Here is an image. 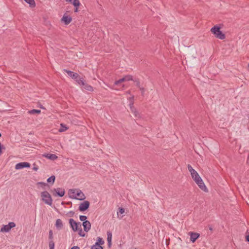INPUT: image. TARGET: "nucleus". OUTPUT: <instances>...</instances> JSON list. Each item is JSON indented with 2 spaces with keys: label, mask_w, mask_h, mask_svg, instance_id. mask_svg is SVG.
<instances>
[{
  "label": "nucleus",
  "mask_w": 249,
  "mask_h": 249,
  "mask_svg": "<svg viewBox=\"0 0 249 249\" xmlns=\"http://www.w3.org/2000/svg\"><path fill=\"white\" fill-rule=\"evenodd\" d=\"M107 245L109 248L111 246V242H107Z\"/></svg>",
  "instance_id": "37998d69"
},
{
  "label": "nucleus",
  "mask_w": 249,
  "mask_h": 249,
  "mask_svg": "<svg viewBox=\"0 0 249 249\" xmlns=\"http://www.w3.org/2000/svg\"><path fill=\"white\" fill-rule=\"evenodd\" d=\"M124 81H133V76L131 75H126L124 77Z\"/></svg>",
  "instance_id": "5701e85b"
},
{
  "label": "nucleus",
  "mask_w": 249,
  "mask_h": 249,
  "mask_svg": "<svg viewBox=\"0 0 249 249\" xmlns=\"http://www.w3.org/2000/svg\"><path fill=\"white\" fill-rule=\"evenodd\" d=\"M43 156L52 160H54L58 158V157L55 154L50 153L44 154Z\"/></svg>",
  "instance_id": "4468645a"
},
{
  "label": "nucleus",
  "mask_w": 249,
  "mask_h": 249,
  "mask_svg": "<svg viewBox=\"0 0 249 249\" xmlns=\"http://www.w3.org/2000/svg\"><path fill=\"white\" fill-rule=\"evenodd\" d=\"M89 202L87 200H85L80 203L78 210L80 212H85L89 209Z\"/></svg>",
  "instance_id": "0eeeda50"
},
{
  "label": "nucleus",
  "mask_w": 249,
  "mask_h": 249,
  "mask_svg": "<svg viewBox=\"0 0 249 249\" xmlns=\"http://www.w3.org/2000/svg\"><path fill=\"white\" fill-rule=\"evenodd\" d=\"M49 241H53V232L52 230H50L49 232Z\"/></svg>",
  "instance_id": "393cba45"
},
{
  "label": "nucleus",
  "mask_w": 249,
  "mask_h": 249,
  "mask_svg": "<svg viewBox=\"0 0 249 249\" xmlns=\"http://www.w3.org/2000/svg\"><path fill=\"white\" fill-rule=\"evenodd\" d=\"M61 21L63 22L66 25H68L72 21V18L71 17L65 15V14L61 19Z\"/></svg>",
  "instance_id": "9b49d317"
},
{
  "label": "nucleus",
  "mask_w": 249,
  "mask_h": 249,
  "mask_svg": "<svg viewBox=\"0 0 249 249\" xmlns=\"http://www.w3.org/2000/svg\"><path fill=\"white\" fill-rule=\"evenodd\" d=\"M91 249H103V247L101 246H98V245H96V244L95 243V245L91 247Z\"/></svg>",
  "instance_id": "c756f323"
},
{
  "label": "nucleus",
  "mask_w": 249,
  "mask_h": 249,
  "mask_svg": "<svg viewBox=\"0 0 249 249\" xmlns=\"http://www.w3.org/2000/svg\"><path fill=\"white\" fill-rule=\"evenodd\" d=\"M55 227L58 230H61L62 229L63 224L62 220L60 219H57L55 222Z\"/></svg>",
  "instance_id": "dca6fc26"
},
{
  "label": "nucleus",
  "mask_w": 249,
  "mask_h": 249,
  "mask_svg": "<svg viewBox=\"0 0 249 249\" xmlns=\"http://www.w3.org/2000/svg\"><path fill=\"white\" fill-rule=\"evenodd\" d=\"M38 185H40L42 187L45 189V187L48 186V184L46 183L43 182H38L37 183Z\"/></svg>",
  "instance_id": "72a5a7b5"
},
{
  "label": "nucleus",
  "mask_w": 249,
  "mask_h": 249,
  "mask_svg": "<svg viewBox=\"0 0 249 249\" xmlns=\"http://www.w3.org/2000/svg\"><path fill=\"white\" fill-rule=\"evenodd\" d=\"M42 200L46 204L51 206L53 203V199L50 194L45 191L41 193Z\"/></svg>",
  "instance_id": "20e7f679"
},
{
  "label": "nucleus",
  "mask_w": 249,
  "mask_h": 249,
  "mask_svg": "<svg viewBox=\"0 0 249 249\" xmlns=\"http://www.w3.org/2000/svg\"><path fill=\"white\" fill-rule=\"evenodd\" d=\"M16 226V224L13 222H9L7 225H4L1 229L2 232H8L11 229Z\"/></svg>",
  "instance_id": "6e6552de"
},
{
  "label": "nucleus",
  "mask_w": 249,
  "mask_h": 249,
  "mask_svg": "<svg viewBox=\"0 0 249 249\" xmlns=\"http://www.w3.org/2000/svg\"><path fill=\"white\" fill-rule=\"evenodd\" d=\"M140 90H141V93H142V96H143L144 95V92H145V89H144V88H143V87H141L140 88H139Z\"/></svg>",
  "instance_id": "e433bc0d"
},
{
  "label": "nucleus",
  "mask_w": 249,
  "mask_h": 249,
  "mask_svg": "<svg viewBox=\"0 0 249 249\" xmlns=\"http://www.w3.org/2000/svg\"><path fill=\"white\" fill-rule=\"evenodd\" d=\"M245 239L247 242L249 243V233L248 232V231H247Z\"/></svg>",
  "instance_id": "f704fd0d"
},
{
  "label": "nucleus",
  "mask_w": 249,
  "mask_h": 249,
  "mask_svg": "<svg viewBox=\"0 0 249 249\" xmlns=\"http://www.w3.org/2000/svg\"><path fill=\"white\" fill-rule=\"evenodd\" d=\"M187 168L191 173L192 178L199 186L200 189L204 192H207L208 189L197 172L193 168L192 166L190 164H188Z\"/></svg>",
  "instance_id": "f257e3e1"
},
{
  "label": "nucleus",
  "mask_w": 249,
  "mask_h": 249,
  "mask_svg": "<svg viewBox=\"0 0 249 249\" xmlns=\"http://www.w3.org/2000/svg\"><path fill=\"white\" fill-rule=\"evenodd\" d=\"M49 246L50 249H54V242L53 241H49Z\"/></svg>",
  "instance_id": "c85d7f7f"
},
{
  "label": "nucleus",
  "mask_w": 249,
  "mask_h": 249,
  "mask_svg": "<svg viewBox=\"0 0 249 249\" xmlns=\"http://www.w3.org/2000/svg\"><path fill=\"white\" fill-rule=\"evenodd\" d=\"M124 209L123 207H119L118 209V212H117V214L120 213V214H123L124 213Z\"/></svg>",
  "instance_id": "2f4dec72"
},
{
  "label": "nucleus",
  "mask_w": 249,
  "mask_h": 249,
  "mask_svg": "<svg viewBox=\"0 0 249 249\" xmlns=\"http://www.w3.org/2000/svg\"><path fill=\"white\" fill-rule=\"evenodd\" d=\"M189 234L190 235V241L192 243H195L200 237V234L197 232L190 231L189 232Z\"/></svg>",
  "instance_id": "9d476101"
},
{
  "label": "nucleus",
  "mask_w": 249,
  "mask_h": 249,
  "mask_svg": "<svg viewBox=\"0 0 249 249\" xmlns=\"http://www.w3.org/2000/svg\"><path fill=\"white\" fill-rule=\"evenodd\" d=\"M70 249H80V248L79 247H78V246H73Z\"/></svg>",
  "instance_id": "a19ab883"
},
{
  "label": "nucleus",
  "mask_w": 249,
  "mask_h": 249,
  "mask_svg": "<svg viewBox=\"0 0 249 249\" xmlns=\"http://www.w3.org/2000/svg\"><path fill=\"white\" fill-rule=\"evenodd\" d=\"M64 71H65L69 76L74 79L78 84H83V78L81 77L77 73L66 69H64Z\"/></svg>",
  "instance_id": "f03ea898"
},
{
  "label": "nucleus",
  "mask_w": 249,
  "mask_h": 249,
  "mask_svg": "<svg viewBox=\"0 0 249 249\" xmlns=\"http://www.w3.org/2000/svg\"><path fill=\"white\" fill-rule=\"evenodd\" d=\"M111 239H112V238H107V242H111Z\"/></svg>",
  "instance_id": "c03bdc74"
},
{
  "label": "nucleus",
  "mask_w": 249,
  "mask_h": 249,
  "mask_svg": "<svg viewBox=\"0 0 249 249\" xmlns=\"http://www.w3.org/2000/svg\"><path fill=\"white\" fill-rule=\"evenodd\" d=\"M71 3H72L74 7H79L80 5V3L79 0H73Z\"/></svg>",
  "instance_id": "b1692460"
},
{
  "label": "nucleus",
  "mask_w": 249,
  "mask_h": 249,
  "mask_svg": "<svg viewBox=\"0 0 249 249\" xmlns=\"http://www.w3.org/2000/svg\"><path fill=\"white\" fill-rule=\"evenodd\" d=\"M55 176L52 175L47 179V181L48 183L53 184L55 181Z\"/></svg>",
  "instance_id": "6ab92c4d"
},
{
  "label": "nucleus",
  "mask_w": 249,
  "mask_h": 249,
  "mask_svg": "<svg viewBox=\"0 0 249 249\" xmlns=\"http://www.w3.org/2000/svg\"><path fill=\"white\" fill-rule=\"evenodd\" d=\"M208 228L209 229V230L212 231H213V226L212 225H209L208 226Z\"/></svg>",
  "instance_id": "ea45409f"
},
{
  "label": "nucleus",
  "mask_w": 249,
  "mask_h": 249,
  "mask_svg": "<svg viewBox=\"0 0 249 249\" xmlns=\"http://www.w3.org/2000/svg\"><path fill=\"white\" fill-rule=\"evenodd\" d=\"M133 105V103L132 104H130V108H131L132 112H133L134 113V115L136 117H140V114H139V112L137 111H136V109L135 108H134V107H132L131 106Z\"/></svg>",
  "instance_id": "a211bd4d"
},
{
  "label": "nucleus",
  "mask_w": 249,
  "mask_h": 249,
  "mask_svg": "<svg viewBox=\"0 0 249 249\" xmlns=\"http://www.w3.org/2000/svg\"><path fill=\"white\" fill-rule=\"evenodd\" d=\"M107 238H112V233L110 231L107 232Z\"/></svg>",
  "instance_id": "4c0bfd02"
},
{
  "label": "nucleus",
  "mask_w": 249,
  "mask_h": 249,
  "mask_svg": "<svg viewBox=\"0 0 249 249\" xmlns=\"http://www.w3.org/2000/svg\"><path fill=\"white\" fill-rule=\"evenodd\" d=\"M70 197L73 199H77L76 197V196H75L76 193L75 190L73 189H70L68 192Z\"/></svg>",
  "instance_id": "f3484780"
},
{
  "label": "nucleus",
  "mask_w": 249,
  "mask_h": 249,
  "mask_svg": "<svg viewBox=\"0 0 249 249\" xmlns=\"http://www.w3.org/2000/svg\"><path fill=\"white\" fill-rule=\"evenodd\" d=\"M31 164L28 162H21L17 163L15 166V169L19 170L24 168H30Z\"/></svg>",
  "instance_id": "1a4fd4ad"
},
{
  "label": "nucleus",
  "mask_w": 249,
  "mask_h": 249,
  "mask_svg": "<svg viewBox=\"0 0 249 249\" xmlns=\"http://www.w3.org/2000/svg\"><path fill=\"white\" fill-rule=\"evenodd\" d=\"M80 86L82 87V88L83 89H84L85 90H87L88 91H92L93 90V87L91 86L90 85L88 84L87 83H85V80L83 79V84H79Z\"/></svg>",
  "instance_id": "f8f14e48"
},
{
  "label": "nucleus",
  "mask_w": 249,
  "mask_h": 249,
  "mask_svg": "<svg viewBox=\"0 0 249 249\" xmlns=\"http://www.w3.org/2000/svg\"><path fill=\"white\" fill-rule=\"evenodd\" d=\"M39 107L42 109H45L41 105H40Z\"/></svg>",
  "instance_id": "49530a36"
},
{
  "label": "nucleus",
  "mask_w": 249,
  "mask_h": 249,
  "mask_svg": "<svg viewBox=\"0 0 249 249\" xmlns=\"http://www.w3.org/2000/svg\"><path fill=\"white\" fill-rule=\"evenodd\" d=\"M95 243L96 244V245H98V246H101L104 244V241L102 238L98 237L97 238V242Z\"/></svg>",
  "instance_id": "412c9836"
},
{
  "label": "nucleus",
  "mask_w": 249,
  "mask_h": 249,
  "mask_svg": "<svg viewBox=\"0 0 249 249\" xmlns=\"http://www.w3.org/2000/svg\"><path fill=\"white\" fill-rule=\"evenodd\" d=\"M82 226L84 228V230L86 232H88L91 228V224L89 221H84L82 223Z\"/></svg>",
  "instance_id": "ddd939ff"
},
{
  "label": "nucleus",
  "mask_w": 249,
  "mask_h": 249,
  "mask_svg": "<svg viewBox=\"0 0 249 249\" xmlns=\"http://www.w3.org/2000/svg\"><path fill=\"white\" fill-rule=\"evenodd\" d=\"M79 7H74V12H77Z\"/></svg>",
  "instance_id": "79ce46f5"
},
{
  "label": "nucleus",
  "mask_w": 249,
  "mask_h": 249,
  "mask_svg": "<svg viewBox=\"0 0 249 249\" xmlns=\"http://www.w3.org/2000/svg\"><path fill=\"white\" fill-rule=\"evenodd\" d=\"M248 70L249 71V63L248 64Z\"/></svg>",
  "instance_id": "09e8293b"
},
{
  "label": "nucleus",
  "mask_w": 249,
  "mask_h": 249,
  "mask_svg": "<svg viewBox=\"0 0 249 249\" xmlns=\"http://www.w3.org/2000/svg\"><path fill=\"white\" fill-rule=\"evenodd\" d=\"M123 82H124V77H123L122 78H121L119 80H117V81H115V82H114V85H118V84Z\"/></svg>",
  "instance_id": "cd10ccee"
},
{
  "label": "nucleus",
  "mask_w": 249,
  "mask_h": 249,
  "mask_svg": "<svg viewBox=\"0 0 249 249\" xmlns=\"http://www.w3.org/2000/svg\"><path fill=\"white\" fill-rule=\"evenodd\" d=\"M28 113L30 114H39L41 113V110L39 109H33L28 111Z\"/></svg>",
  "instance_id": "aec40b11"
},
{
  "label": "nucleus",
  "mask_w": 249,
  "mask_h": 249,
  "mask_svg": "<svg viewBox=\"0 0 249 249\" xmlns=\"http://www.w3.org/2000/svg\"><path fill=\"white\" fill-rule=\"evenodd\" d=\"M24 1L29 4L31 7H35L36 6V3L34 0H24Z\"/></svg>",
  "instance_id": "4be33fe9"
},
{
  "label": "nucleus",
  "mask_w": 249,
  "mask_h": 249,
  "mask_svg": "<svg viewBox=\"0 0 249 249\" xmlns=\"http://www.w3.org/2000/svg\"><path fill=\"white\" fill-rule=\"evenodd\" d=\"M77 231H78V234L79 235V236L81 237H84L85 236V233H84L83 231H82L81 227Z\"/></svg>",
  "instance_id": "bb28decb"
},
{
  "label": "nucleus",
  "mask_w": 249,
  "mask_h": 249,
  "mask_svg": "<svg viewBox=\"0 0 249 249\" xmlns=\"http://www.w3.org/2000/svg\"><path fill=\"white\" fill-rule=\"evenodd\" d=\"M79 219L81 221H83V222H84V221H88L87 220V217L85 215H80Z\"/></svg>",
  "instance_id": "473e14b6"
},
{
  "label": "nucleus",
  "mask_w": 249,
  "mask_h": 249,
  "mask_svg": "<svg viewBox=\"0 0 249 249\" xmlns=\"http://www.w3.org/2000/svg\"><path fill=\"white\" fill-rule=\"evenodd\" d=\"M61 128L59 129L60 132H63L68 129V127L63 124H61Z\"/></svg>",
  "instance_id": "a878e982"
},
{
  "label": "nucleus",
  "mask_w": 249,
  "mask_h": 249,
  "mask_svg": "<svg viewBox=\"0 0 249 249\" xmlns=\"http://www.w3.org/2000/svg\"><path fill=\"white\" fill-rule=\"evenodd\" d=\"M68 214H69V216H73L74 214V212L73 211H70L69 212Z\"/></svg>",
  "instance_id": "58836bf2"
},
{
  "label": "nucleus",
  "mask_w": 249,
  "mask_h": 249,
  "mask_svg": "<svg viewBox=\"0 0 249 249\" xmlns=\"http://www.w3.org/2000/svg\"><path fill=\"white\" fill-rule=\"evenodd\" d=\"M33 170H35V171H37L38 170V167H33Z\"/></svg>",
  "instance_id": "a18cd8bd"
},
{
  "label": "nucleus",
  "mask_w": 249,
  "mask_h": 249,
  "mask_svg": "<svg viewBox=\"0 0 249 249\" xmlns=\"http://www.w3.org/2000/svg\"><path fill=\"white\" fill-rule=\"evenodd\" d=\"M53 195L54 196L63 197L65 194V189L62 188H54L51 190Z\"/></svg>",
  "instance_id": "39448f33"
},
{
  "label": "nucleus",
  "mask_w": 249,
  "mask_h": 249,
  "mask_svg": "<svg viewBox=\"0 0 249 249\" xmlns=\"http://www.w3.org/2000/svg\"><path fill=\"white\" fill-rule=\"evenodd\" d=\"M135 83H136V86L139 88H140L141 87L140 86V82L138 79H135L133 80Z\"/></svg>",
  "instance_id": "7c9ffc66"
},
{
  "label": "nucleus",
  "mask_w": 249,
  "mask_h": 249,
  "mask_svg": "<svg viewBox=\"0 0 249 249\" xmlns=\"http://www.w3.org/2000/svg\"><path fill=\"white\" fill-rule=\"evenodd\" d=\"M75 196H76V197H77V199L81 200H84L85 198L84 194L82 192L81 190L77 191Z\"/></svg>",
  "instance_id": "2eb2a0df"
},
{
  "label": "nucleus",
  "mask_w": 249,
  "mask_h": 249,
  "mask_svg": "<svg viewBox=\"0 0 249 249\" xmlns=\"http://www.w3.org/2000/svg\"><path fill=\"white\" fill-rule=\"evenodd\" d=\"M69 223L71 228L74 231H77L81 227V225L80 222H76L72 218H70L69 219Z\"/></svg>",
  "instance_id": "423d86ee"
},
{
  "label": "nucleus",
  "mask_w": 249,
  "mask_h": 249,
  "mask_svg": "<svg viewBox=\"0 0 249 249\" xmlns=\"http://www.w3.org/2000/svg\"><path fill=\"white\" fill-rule=\"evenodd\" d=\"M5 147L0 142V155L2 153V149H5Z\"/></svg>",
  "instance_id": "c9c22d12"
},
{
  "label": "nucleus",
  "mask_w": 249,
  "mask_h": 249,
  "mask_svg": "<svg viewBox=\"0 0 249 249\" xmlns=\"http://www.w3.org/2000/svg\"><path fill=\"white\" fill-rule=\"evenodd\" d=\"M66 1H68V2H72V0H65Z\"/></svg>",
  "instance_id": "de8ad7c7"
},
{
  "label": "nucleus",
  "mask_w": 249,
  "mask_h": 249,
  "mask_svg": "<svg viewBox=\"0 0 249 249\" xmlns=\"http://www.w3.org/2000/svg\"><path fill=\"white\" fill-rule=\"evenodd\" d=\"M212 33L215 35L216 38L220 39L225 38V35L220 30V27L217 25H215L212 27L211 29Z\"/></svg>",
  "instance_id": "7ed1b4c3"
}]
</instances>
